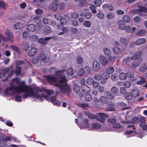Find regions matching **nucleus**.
Wrapping results in <instances>:
<instances>
[{
	"label": "nucleus",
	"mask_w": 147,
	"mask_h": 147,
	"mask_svg": "<svg viewBox=\"0 0 147 147\" xmlns=\"http://www.w3.org/2000/svg\"><path fill=\"white\" fill-rule=\"evenodd\" d=\"M36 94L37 95V96L40 97H38V98H36L37 99H38L40 101H43V99L42 98V97L46 98V99L47 100L49 101V100H50V98L51 97H49L47 95L43 93L41 95L39 94L38 93H36Z\"/></svg>",
	"instance_id": "nucleus-17"
},
{
	"label": "nucleus",
	"mask_w": 147,
	"mask_h": 147,
	"mask_svg": "<svg viewBox=\"0 0 147 147\" xmlns=\"http://www.w3.org/2000/svg\"><path fill=\"white\" fill-rule=\"evenodd\" d=\"M111 78L112 80L114 82H115L117 80L118 76L116 74H114L111 75Z\"/></svg>",
	"instance_id": "nucleus-42"
},
{
	"label": "nucleus",
	"mask_w": 147,
	"mask_h": 147,
	"mask_svg": "<svg viewBox=\"0 0 147 147\" xmlns=\"http://www.w3.org/2000/svg\"><path fill=\"white\" fill-rule=\"evenodd\" d=\"M108 117V115L105 113H99L96 115V120L101 122L103 123L105 120V118Z\"/></svg>",
	"instance_id": "nucleus-4"
},
{
	"label": "nucleus",
	"mask_w": 147,
	"mask_h": 147,
	"mask_svg": "<svg viewBox=\"0 0 147 147\" xmlns=\"http://www.w3.org/2000/svg\"><path fill=\"white\" fill-rule=\"evenodd\" d=\"M107 121L113 125L116 122V119L114 118H111L108 119Z\"/></svg>",
	"instance_id": "nucleus-64"
},
{
	"label": "nucleus",
	"mask_w": 147,
	"mask_h": 147,
	"mask_svg": "<svg viewBox=\"0 0 147 147\" xmlns=\"http://www.w3.org/2000/svg\"><path fill=\"white\" fill-rule=\"evenodd\" d=\"M80 106L83 109H84L86 107H90L91 106L90 103H82L80 105Z\"/></svg>",
	"instance_id": "nucleus-44"
},
{
	"label": "nucleus",
	"mask_w": 147,
	"mask_h": 147,
	"mask_svg": "<svg viewBox=\"0 0 147 147\" xmlns=\"http://www.w3.org/2000/svg\"><path fill=\"white\" fill-rule=\"evenodd\" d=\"M97 16L99 18L101 19H103L105 17L104 14L101 12H99L97 14Z\"/></svg>",
	"instance_id": "nucleus-54"
},
{
	"label": "nucleus",
	"mask_w": 147,
	"mask_h": 147,
	"mask_svg": "<svg viewBox=\"0 0 147 147\" xmlns=\"http://www.w3.org/2000/svg\"><path fill=\"white\" fill-rule=\"evenodd\" d=\"M118 24L119 28L121 30H124L125 25L124 21L121 20H119L118 22Z\"/></svg>",
	"instance_id": "nucleus-25"
},
{
	"label": "nucleus",
	"mask_w": 147,
	"mask_h": 147,
	"mask_svg": "<svg viewBox=\"0 0 147 147\" xmlns=\"http://www.w3.org/2000/svg\"><path fill=\"white\" fill-rule=\"evenodd\" d=\"M94 80L92 78H88L86 81V83L88 84L92 85V84L94 82Z\"/></svg>",
	"instance_id": "nucleus-56"
},
{
	"label": "nucleus",
	"mask_w": 147,
	"mask_h": 147,
	"mask_svg": "<svg viewBox=\"0 0 147 147\" xmlns=\"http://www.w3.org/2000/svg\"><path fill=\"white\" fill-rule=\"evenodd\" d=\"M60 23L62 25H65L67 23V20L64 18H61L60 20Z\"/></svg>",
	"instance_id": "nucleus-63"
},
{
	"label": "nucleus",
	"mask_w": 147,
	"mask_h": 147,
	"mask_svg": "<svg viewBox=\"0 0 147 147\" xmlns=\"http://www.w3.org/2000/svg\"><path fill=\"white\" fill-rule=\"evenodd\" d=\"M59 84L55 83L54 86L58 89H60L61 92L63 93H66L69 96L70 93V87L67 85V80L65 76L60 77Z\"/></svg>",
	"instance_id": "nucleus-1"
},
{
	"label": "nucleus",
	"mask_w": 147,
	"mask_h": 147,
	"mask_svg": "<svg viewBox=\"0 0 147 147\" xmlns=\"http://www.w3.org/2000/svg\"><path fill=\"white\" fill-rule=\"evenodd\" d=\"M16 88V86H15V85L13 84L8 89L11 91L15 90L16 92L17 93V88Z\"/></svg>",
	"instance_id": "nucleus-50"
},
{
	"label": "nucleus",
	"mask_w": 147,
	"mask_h": 147,
	"mask_svg": "<svg viewBox=\"0 0 147 147\" xmlns=\"http://www.w3.org/2000/svg\"><path fill=\"white\" fill-rule=\"evenodd\" d=\"M103 9L105 10L113 11L114 10V8L112 4L109 5L107 4H103L102 6Z\"/></svg>",
	"instance_id": "nucleus-11"
},
{
	"label": "nucleus",
	"mask_w": 147,
	"mask_h": 147,
	"mask_svg": "<svg viewBox=\"0 0 147 147\" xmlns=\"http://www.w3.org/2000/svg\"><path fill=\"white\" fill-rule=\"evenodd\" d=\"M50 101L53 103L54 105L60 106L61 105V102L56 100V97L55 96H53L50 98Z\"/></svg>",
	"instance_id": "nucleus-13"
},
{
	"label": "nucleus",
	"mask_w": 147,
	"mask_h": 147,
	"mask_svg": "<svg viewBox=\"0 0 147 147\" xmlns=\"http://www.w3.org/2000/svg\"><path fill=\"white\" fill-rule=\"evenodd\" d=\"M138 15L142 16H147V8L145 7H141L138 9Z\"/></svg>",
	"instance_id": "nucleus-5"
},
{
	"label": "nucleus",
	"mask_w": 147,
	"mask_h": 147,
	"mask_svg": "<svg viewBox=\"0 0 147 147\" xmlns=\"http://www.w3.org/2000/svg\"><path fill=\"white\" fill-rule=\"evenodd\" d=\"M99 59L100 63L103 66H105L108 62L107 59L103 55L100 56Z\"/></svg>",
	"instance_id": "nucleus-7"
},
{
	"label": "nucleus",
	"mask_w": 147,
	"mask_h": 147,
	"mask_svg": "<svg viewBox=\"0 0 147 147\" xmlns=\"http://www.w3.org/2000/svg\"><path fill=\"white\" fill-rule=\"evenodd\" d=\"M16 88H17V93L18 94L27 91H29L32 94L33 93V90L31 88L26 85L24 81L22 82L20 86H16Z\"/></svg>",
	"instance_id": "nucleus-2"
},
{
	"label": "nucleus",
	"mask_w": 147,
	"mask_h": 147,
	"mask_svg": "<svg viewBox=\"0 0 147 147\" xmlns=\"http://www.w3.org/2000/svg\"><path fill=\"white\" fill-rule=\"evenodd\" d=\"M33 21L36 23L37 24H39L40 22V18L38 16H35L33 19Z\"/></svg>",
	"instance_id": "nucleus-45"
},
{
	"label": "nucleus",
	"mask_w": 147,
	"mask_h": 147,
	"mask_svg": "<svg viewBox=\"0 0 147 147\" xmlns=\"http://www.w3.org/2000/svg\"><path fill=\"white\" fill-rule=\"evenodd\" d=\"M107 18L108 19H111L115 16L114 13L112 12H109L106 16Z\"/></svg>",
	"instance_id": "nucleus-39"
},
{
	"label": "nucleus",
	"mask_w": 147,
	"mask_h": 147,
	"mask_svg": "<svg viewBox=\"0 0 147 147\" xmlns=\"http://www.w3.org/2000/svg\"><path fill=\"white\" fill-rule=\"evenodd\" d=\"M92 14L90 12H86L85 15L86 18L87 19H89L91 17Z\"/></svg>",
	"instance_id": "nucleus-61"
},
{
	"label": "nucleus",
	"mask_w": 147,
	"mask_h": 147,
	"mask_svg": "<svg viewBox=\"0 0 147 147\" xmlns=\"http://www.w3.org/2000/svg\"><path fill=\"white\" fill-rule=\"evenodd\" d=\"M120 92V93L123 95H125V94L127 93V90L123 87H121V88Z\"/></svg>",
	"instance_id": "nucleus-52"
},
{
	"label": "nucleus",
	"mask_w": 147,
	"mask_h": 147,
	"mask_svg": "<svg viewBox=\"0 0 147 147\" xmlns=\"http://www.w3.org/2000/svg\"><path fill=\"white\" fill-rule=\"evenodd\" d=\"M52 30L50 27L48 26H45L43 28V32L44 34H48L52 32Z\"/></svg>",
	"instance_id": "nucleus-19"
},
{
	"label": "nucleus",
	"mask_w": 147,
	"mask_h": 147,
	"mask_svg": "<svg viewBox=\"0 0 147 147\" xmlns=\"http://www.w3.org/2000/svg\"><path fill=\"white\" fill-rule=\"evenodd\" d=\"M147 33V31L144 29H140L136 33V34L140 36H143L146 35Z\"/></svg>",
	"instance_id": "nucleus-15"
},
{
	"label": "nucleus",
	"mask_w": 147,
	"mask_h": 147,
	"mask_svg": "<svg viewBox=\"0 0 147 147\" xmlns=\"http://www.w3.org/2000/svg\"><path fill=\"white\" fill-rule=\"evenodd\" d=\"M131 86V84L130 82L128 81H125L124 83L123 86L125 88H129Z\"/></svg>",
	"instance_id": "nucleus-59"
},
{
	"label": "nucleus",
	"mask_w": 147,
	"mask_h": 147,
	"mask_svg": "<svg viewBox=\"0 0 147 147\" xmlns=\"http://www.w3.org/2000/svg\"><path fill=\"white\" fill-rule=\"evenodd\" d=\"M29 47V43L28 42H25L23 45V48L24 50L27 51Z\"/></svg>",
	"instance_id": "nucleus-47"
},
{
	"label": "nucleus",
	"mask_w": 147,
	"mask_h": 147,
	"mask_svg": "<svg viewBox=\"0 0 147 147\" xmlns=\"http://www.w3.org/2000/svg\"><path fill=\"white\" fill-rule=\"evenodd\" d=\"M67 74L69 75L72 76L73 75V70L72 68L68 69L67 71Z\"/></svg>",
	"instance_id": "nucleus-55"
},
{
	"label": "nucleus",
	"mask_w": 147,
	"mask_h": 147,
	"mask_svg": "<svg viewBox=\"0 0 147 147\" xmlns=\"http://www.w3.org/2000/svg\"><path fill=\"white\" fill-rule=\"evenodd\" d=\"M58 6V2L57 0H54L51 4V9L52 10L55 11L57 10Z\"/></svg>",
	"instance_id": "nucleus-24"
},
{
	"label": "nucleus",
	"mask_w": 147,
	"mask_h": 147,
	"mask_svg": "<svg viewBox=\"0 0 147 147\" xmlns=\"http://www.w3.org/2000/svg\"><path fill=\"white\" fill-rule=\"evenodd\" d=\"M10 47L13 50H14L18 53H20V49L18 47L14 45L11 46Z\"/></svg>",
	"instance_id": "nucleus-49"
},
{
	"label": "nucleus",
	"mask_w": 147,
	"mask_h": 147,
	"mask_svg": "<svg viewBox=\"0 0 147 147\" xmlns=\"http://www.w3.org/2000/svg\"><path fill=\"white\" fill-rule=\"evenodd\" d=\"M114 71V69L113 67L111 66H109L106 69V71L109 74H112Z\"/></svg>",
	"instance_id": "nucleus-31"
},
{
	"label": "nucleus",
	"mask_w": 147,
	"mask_h": 147,
	"mask_svg": "<svg viewBox=\"0 0 147 147\" xmlns=\"http://www.w3.org/2000/svg\"><path fill=\"white\" fill-rule=\"evenodd\" d=\"M102 78L104 79L107 80L108 79L109 77V74L107 73H103L101 75Z\"/></svg>",
	"instance_id": "nucleus-46"
},
{
	"label": "nucleus",
	"mask_w": 147,
	"mask_h": 147,
	"mask_svg": "<svg viewBox=\"0 0 147 147\" xmlns=\"http://www.w3.org/2000/svg\"><path fill=\"white\" fill-rule=\"evenodd\" d=\"M46 79L47 82H49L50 84H52V83H55L57 81V79L55 77H52L50 75L46 76Z\"/></svg>",
	"instance_id": "nucleus-9"
},
{
	"label": "nucleus",
	"mask_w": 147,
	"mask_h": 147,
	"mask_svg": "<svg viewBox=\"0 0 147 147\" xmlns=\"http://www.w3.org/2000/svg\"><path fill=\"white\" fill-rule=\"evenodd\" d=\"M92 128L94 129H98L100 128L101 125L97 123H94L92 125Z\"/></svg>",
	"instance_id": "nucleus-35"
},
{
	"label": "nucleus",
	"mask_w": 147,
	"mask_h": 147,
	"mask_svg": "<svg viewBox=\"0 0 147 147\" xmlns=\"http://www.w3.org/2000/svg\"><path fill=\"white\" fill-rule=\"evenodd\" d=\"M7 6V4L3 1H0V9H6V7Z\"/></svg>",
	"instance_id": "nucleus-36"
},
{
	"label": "nucleus",
	"mask_w": 147,
	"mask_h": 147,
	"mask_svg": "<svg viewBox=\"0 0 147 147\" xmlns=\"http://www.w3.org/2000/svg\"><path fill=\"white\" fill-rule=\"evenodd\" d=\"M94 4L96 6H100L102 4V1L101 0H95L94 1Z\"/></svg>",
	"instance_id": "nucleus-62"
},
{
	"label": "nucleus",
	"mask_w": 147,
	"mask_h": 147,
	"mask_svg": "<svg viewBox=\"0 0 147 147\" xmlns=\"http://www.w3.org/2000/svg\"><path fill=\"white\" fill-rule=\"evenodd\" d=\"M11 140H12L11 138L9 136H7V137H5L3 139V141H2L3 142V143H5L6 144L7 142L11 141Z\"/></svg>",
	"instance_id": "nucleus-53"
},
{
	"label": "nucleus",
	"mask_w": 147,
	"mask_h": 147,
	"mask_svg": "<svg viewBox=\"0 0 147 147\" xmlns=\"http://www.w3.org/2000/svg\"><path fill=\"white\" fill-rule=\"evenodd\" d=\"M38 51L37 49L36 48H32L28 53V55L31 57L33 56Z\"/></svg>",
	"instance_id": "nucleus-23"
},
{
	"label": "nucleus",
	"mask_w": 147,
	"mask_h": 147,
	"mask_svg": "<svg viewBox=\"0 0 147 147\" xmlns=\"http://www.w3.org/2000/svg\"><path fill=\"white\" fill-rule=\"evenodd\" d=\"M7 38H6L5 41L8 42L10 41L11 42H13V36L12 33L8 30H6L5 34Z\"/></svg>",
	"instance_id": "nucleus-3"
},
{
	"label": "nucleus",
	"mask_w": 147,
	"mask_h": 147,
	"mask_svg": "<svg viewBox=\"0 0 147 147\" xmlns=\"http://www.w3.org/2000/svg\"><path fill=\"white\" fill-rule=\"evenodd\" d=\"M89 8L90 9L92 10L93 13H96V7L93 5H90Z\"/></svg>",
	"instance_id": "nucleus-58"
},
{
	"label": "nucleus",
	"mask_w": 147,
	"mask_h": 147,
	"mask_svg": "<svg viewBox=\"0 0 147 147\" xmlns=\"http://www.w3.org/2000/svg\"><path fill=\"white\" fill-rule=\"evenodd\" d=\"M132 96L134 97L137 98L140 95L139 91L137 89L131 90L130 91Z\"/></svg>",
	"instance_id": "nucleus-18"
},
{
	"label": "nucleus",
	"mask_w": 147,
	"mask_h": 147,
	"mask_svg": "<svg viewBox=\"0 0 147 147\" xmlns=\"http://www.w3.org/2000/svg\"><path fill=\"white\" fill-rule=\"evenodd\" d=\"M38 37L36 35H31L30 37V39L32 42L35 41L37 40Z\"/></svg>",
	"instance_id": "nucleus-37"
},
{
	"label": "nucleus",
	"mask_w": 147,
	"mask_h": 147,
	"mask_svg": "<svg viewBox=\"0 0 147 147\" xmlns=\"http://www.w3.org/2000/svg\"><path fill=\"white\" fill-rule=\"evenodd\" d=\"M111 93L115 96H117L119 94V90L118 88L113 87L111 89Z\"/></svg>",
	"instance_id": "nucleus-20"
},
{
	"label": "nucleus",
	"mask_w": 147,
	"mask_h": 147,
	"mask_svg": "<svg viewBox=\"0 0 147 147\" xmlns=\"http://www.w3.org/2000/svg\"><path fill=\"white\" fill-rule=\"evenodd\" d=\"M16 66V68L14 70L15 74L17 76L20 75L21 74L22 67L20 66Z\"/></svg>",
	"instance_id": "nucleus-28"
},
{
	"label": "nucleus",
	"mask_w": 147,
	"mask_h": 147,
	"mask_svg": "<svg viewBox=\"0 0 147 147\" xmlns=\"http://www.w3.org/2000/svg\"><path fill=\"white\" fill-rule=\"evenodd\" d=\"M125 96V98L128 100H130L132 98V96L129 93H127Z\"/></svg>",
	"instance_id": "nucleus-48"
},
{
	"label": "nucleus",
	"mask_w": 147,
	"mask_h": 147,
	"mask_svg": "<svg viewBox=\"0 0 147 147\" xmlns=\"http://www.w3.org/2000/svg\"><path fill=\"white\" fill-rule=\"evenodd\" d=\"M123 19L124 21L127 23H128L130 22V18L129 16L125 15L123 16Z\"/></svg>",
	"instance_id": "nucleus-51"
},
{
	"label": "nucleus",
	"mask_w": 147,
	"mask_h": 147,
	"mask_svg": "<svg viewBox=\"0 0 147 147\" xmlns=\"http://www.w3.org/2000/svg\"><path fill=\"white\" fill-rule=\"evenodd\" d=\"M94 78L97 80H99L101 79L102 77L99 74H96L94 75Z\"/></svg>",
	"instance_id": "nucleus-60"
},
{
	"label": "nucleus",
	"mask_w": 147,
	"mask_h": 147,
	"mask_svg": "<svg viewBox=\"0 0 147 147\" xmlns=\"http://www.w3.org/2000/svg\"><path fill=\"white\" fill-rule=\"evenodd\" d=\"M84 25L87 28H89L90 27L91 24L89 21H85L84 23Z\"/></svg>",
	"instance_id": "nucleus-57"
},
{
	"label": "nucleus",
	"mask_w": 147,
	"mask_h": 147,
	"mask_svg": "<svg viewBox=\"0 0 147 147\" xmlns=\"http://www.w3.org/2000/svg\"><path fill=\"white\" fill-rule=\"evenodd\" d=\"M113 50L114 53L117 55L116 57H120L122 55L121 50L120 48L116 46L113 48Z\"/></svg>",
	"instance_id": "nucleus-10"
},
{
	"label": "nucleus",
	"mask_w": 147,
	"mask_h": 147,
	"mask_svg": "<svg viewBox=\"0 0 147 147\" xmlns=\"http://www.w3.org/2000/svg\"><path fill=\"white\" fill-rule=\"evenodd\" d=\"M140 64V61H134L132 63V65L134 67H136L138 66Z\"/></svg>",
	"instance_id": "nucleus-38"
},
{
	"label": "nucleus",
	"mask_w": 147,
	"mask_h": 147,
	"mask_svg": "<svg viewBox=\"0 0 147 147\" xmlns=\"http://www.w3.org/2000/svg\"><path fill=\"white\" fill-rule=\"evenodd\" d=\"M99 100L100 102L106 104L107 103H108V99L106 97L102 96H101Z\"/></svg>",
	"instance_id": "nucleus-29"
},
{
	"label": "nucleus",
	"mask_w": 147,
	"mask_h": 147,
	"mask_svg": "<svg viewBox=\"0 0 147 147\" xmlns=\"http://www.w3.org/2000/svg\"><path fill=\"white\" fill-rule=\"evenodd\" d=\"M127 76L126 74L124 73H121L120 74L119 78L121 80H124L126 79Z\"/></svg>",
	"instance_id": "nucleus-34"
},
{
	"label": "nucleus",
	"mask_w": 147,
	"mask_h": 147,
	"mask_svg": "<svg viewBox=\"0 0 147 147\" xmlns=\"http://www.w3.org/2000/svg\"><path fill=\"white\" fill-rule=\"evenodd\" d=\"M85 99L87 101H91L92 99V97L90 94L86 93L84 96Z\"/></svg>",
	"instance_id": "nucleus-33"
},
{
	"label": "nucleus",
	"mask_w": 147,
	"mask_h": 147,
	"mask_svg": "<svg viewBox=\"0 0 147 147\" xmlns=\"http://www.w3.org/2000/svg\"><path fill=\"white\" fill-rule=\"evenodd\" d=\"M25 93L24 94V95L22 96V97L24 98H26L29 97L31 96H32V97L34 98L35 97L36 98H38V97H40L37 96V95L36 94V93H35L33 90V94H31V93L29 91H27V92H25Z\"/></svg>",
	"instance_id": "nucleus-8"
},
{
	"label": "nucleus",
	"mask_w": 147,
	"mask_h": 147,
	"mask_svg": "<svg viewBox=\"0 0 147 147\" xmlns=\"http://www.w3.org/2000/svg\"><path fill=\"white\" fill-rule=\"evenodd\" d=\"M139 70L142 73L145 72L146 71L147 72V65L145 63L143 65L140 67Z\"/></svg>",
	"instance_id": "nucleus-32"
},
{
	"label": "nucleus",
	"mask_w": 147,
	"mask_h": 147,
	"mask_svg": "<svg viewBox=\"0 0 147 147\" xmlns=\"http://www.w3.org/2000/svg\"><path fill=\"white\" fill-rule=\"evenodd\" d=\"M100 64L99 62L96 61H94L92 63V69L95 71H97L100 68Z\"/></svg>",
	"instance_id": "nucleus-12"
},
{
	"label": "nucleus",
	"mask_w": 147,
	"mask_h": 147,
	"mask_svg": "<svg viewBox=\"0 0 147 147\" xmlns=\"http://www.w3.org/2000/svg\"><path fill=\"white\" fill-rule=\"evenodd\" d=\"M52 38L50 37H47L44 38H40L38 40V42L39 43L43 45H46L48 42V40L52 39Z\"/></svg>",
	"instance_id": "nucleus-6"
},
{
	"label": "nucleus",
	"mask_w": 147,
	"mask_h": 147,
	"mask_svg": "<svg viewBox=\"0 0 147 147\" xmlns=\"http://www.w3.org/2000/svg\"><path fill=\"white\" fill-rule=\"evenodd\" d=\"M81 70L82 71L81 73L80 74V75H82L83 74L84 72H86L87 74H89L90 73V68L88 66H86L84 68V70L83 68L81 69Z\"/></svg>",
	"instance_id": "nucleus-27"
},
{
	"label": "nucleus",
	"mask_w": 147,
	"mask_h": 147,
	"mask_svg": "<svg viewBox=\"0 0 147 147\" xmlns=\"http://www.w3.org/2000/svg\"><path fill=\"white\" fill-rule=\"evenodd\" d=\"M119 41L122 45L125 46H127L129 42V39L123 37H120Z\"/></svg>",
	"instance_id": "nucleus-16"
},
{
	"label": "nucleus",
	"mask_w": 147,
	"mask_h": 147,
	"mask_svg": "<svg viewBox=\"0 0 147 147\" xmlns=\"http://www.w3.org/2000/svg\"><path fill=\"white\" fill-rule=\"evenodd\" d=\"M140 80L137 82L136 83L137 85H141L146 83V80L144 77L140 76Z\"/></svg>",
	"instance_id": "nucleus-30"
},
{
	"label": "nucleus",
	"mask_w": 147,
	"mask_h": 147,
	"mask_svg": "<svg viewBox=\"0 0 147 147\" xmlns=\"http://www.w3.org/2000/svg\"><path fill=\"white\" fill-rule=\"evenodd\" d=\"M36 29L35 26L33 24H30L27 27V29L28 31L33 32Z\"/></svg>",
	"instance_id": "nucleus-26"
},
{
	"label": "nucleus",
	"mask_w": 147,
	"mask_h": 147,
	"mask_svg": "<svg viewBox=\"0 0 147 147\" xmlns=\"http://www.w3.org/2000/svg\"><path fill=\"white\" fill-rule=\"evenodd\" d=\"M146 40L144 38H140L137 39L135 42V44L136 45H142L146 42Z\"/></svg>",
	"instance_id": "nucleus-21"
},
{
	"label": "nucleus",
	"mask_w": 147,
	"mask_h": 147,
	"mask_svg": "<svg viewBox=\"0 0 147 147\" xmlns=\"http://www.w3.org/2000/svg\"><path fill=\"white\" fill-rule=\"evenodd\" d=\"M25 62L23 60H19L16 61V66H19L22 65L24 64Z\"/></svg>",
	"instance_id": "nucleus-41"
},
{
	"label": "nucleus",
	"mask_w": 147,
	"mask_h": 147,
	"mask_svg": "<svg viewBox=\"0 0 147 147\" xmlns=\"http://www.w3.org/2000/svg\"><path fill=\"white\" fill-rule=\"evenodd\" d=\"M81 88L82 91L84 92H89L90 91V88L86 84L82 85Z\"/></svg>",
	"instance_id": "nucleus-22"
},
{
	"label": "nucleus",
	"mask_w": 147,
	"mask_h": 147,
	"mask_svg": "<svg viewBox=\"0 0 147 147\" xmlns=\"http://www.w3.org/2000/svg\"><path fill=\"white\" fill-rule=\"evenodd\" d=\"M106 56H109L111 55V53L110 50L108 48H105L103 50Z\"/></svg>",
	"instance_id": "nucleus-43"
},
{
	"label": "nucleus",
	"mask_w": 147,
	"mask_h": 147,
	"mask_svg": "<svg viewBox=\"0 0 147 147\" xmlns=\"http://www.w3.org/2000/svg\"><path fill=\"white\" fill-rule=\"evenodd\" d=\"M142 52L140 51H138L134 53L131 57L132 59H136L139 58L142 55Z\"/></svg>",
	"instance_id": "nucleus-14"
},
{
	"label": "nucleus",
	"mask_w": 147,
	"mask_h": 147,
	"mask_svg": "<svg viewBox=\"0 0 147 147\" xmlns=\"http://www.w3.org/2000/svg\"><path fill=\"white\" fill-rule=\"evenodd\" d=\"M73 88L74 91L77 93L79 92L80 90L79 86L76 84H74L73 86Z\"/></svg>",
	"instance_id": "nucleus-40"
}]
</instances>
